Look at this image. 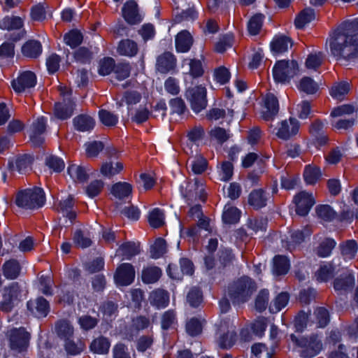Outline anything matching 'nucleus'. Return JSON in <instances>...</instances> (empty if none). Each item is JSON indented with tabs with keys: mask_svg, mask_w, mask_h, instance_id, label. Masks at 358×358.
Masks as SVG:
<instances>
[{
	"mask_svg": "<svg viewBox=\"0 0 358 358\" xmlns=\"http://www.w3.org/2000/svg\"><path fill=\"white\" fill-rule=\"evenodd\" d=\"M22 26V20L20 17H6L0 22L2 29H18Z\"/></svg>",
	"mask_w": 358,
	"mask_h": 358,
	"instance_id": "nucleus-54",
	"label": "nucleus"
},
{
	"mask_svg": "<svg viewBox=\"0 0 358 358\" xmlns=\"http://www.w3.org/2000/svg\"><path fill=\"white\" fill-rule=\"evenodd\" d=\"M140 252L139 246L134 242H127L122 244L116 251L115 255L123 256L127 259H131Z\"/></svg>",
	"mask_w": 358,
	"mask_h": 358,
	"instance_id": "nucleus-34",
	"label": "nucleus"
},
{
	"mask_svg": "<svg viewBox=\"0 0 358 358\" xmlns=\"http://www.w3.org/2000/svg\"><path fill=\"white\" fill-rule=\"evenodd\" d=\"M27 306L28 310L36 317H46L50 310L48 301L43 297L28 301Z\"/></svg>",
	"mask_w": 358,
	"mask_h": 358,
	"instance_id": "nucleus-19",
	"label": "nucleus"
},
{
	"mask_svg": "<svg viewBox=\"0 0 358 358\" xmlns=\"http://www.w3.org/2000/svg\"><path fill=\"white\" fill-rule=\"evenodd\" d=\"M8 336L11 350L21 352L27 348L30 334L24 328L11 329L9 331Z\"/></svg>",
	"mask_w": 358,
	"mask_h": 358,
	"instance_id": "nucleus-9",
	"label": "nucleus"
},
{
	"mask_svg": "<svg viewBox=\"0 0 358 358\" xmlns=\"http://www.w3.org/2000/svg\"><path fill=\"white\" fill-rule=\"evenodd\" d=\"M115 60L111 57H106L100 61L99 73L102 76H107L115 69Z\"/></svg>",
	"mask_w": 358,
	"mask_h": 358,
	"instance_id": "nucleus-63",
	"label": "nucleus"
},
{
	"mask_svg": "<svg viewBox=\"0 0 358 358\" xmlns=\"http://www.w3.org/2000/svg\"><path fill=\"white\" fill-rule=\"evenodd\" d=\"M123 169V164L121 162H106L101 167V173L107 178H111L119 173Z\"/></svg>",
	"mask_w": 358,
	"mask_h": 358,
	"instance_id": "nucleus-44",
	"label": "nucleus"
},
{
	"mask_svg": "<svg viewBox=\"0 0 358 358\" xmlns=\"http://www.w3.org/2000/svg\"><path fill=\"white\" fill-rule=\"evenodd\" d=\"M289 268V261L285 256L278 255L273 259V272L276 275H284Z\"/></svg>",
	"mask_w": 358,
	"mask_h": 358,
	"instance_id": "nucleus-45",
	"label": "nucleus"
},
{
	"mask_svg": "<svg viewBox=\"0 0 358 358\" xmlns=\"http://www.w3.org/2000/svg\"><path fill=\"white\" fill-rule=\"evenodd\" d=\"M33 158L30 155L19 156L15 160V166L20 173H26L31 169Z\"/></svg>",
	"mask_w": 358,
	"mask_h": 358,
	"instance_id": "nucleus-50",
	"label": "nucleus"
},
{
	"mask_svg": "<svg viewBox=\"0 0 358 358\" xmlns=\"http://www.w3.org/2000/svg\"><path fill=\"white\" fill-rule=\"evenodd\" d=\"M299 90L308 94H315L319 89L316 83L311 78L304 77L299 83Z\"/></svg>",
	"mask_w": 358,
	"mask_h": 358,
	"instance_id": "nucleus-55",
	"label": "nucleus"
},
{
	"mask_svg": "<svg viewBox=\"0 0 358 358\" xmlns=\"http://www.w3.org/2000/svg\"><path fill=\"white\" fill-rule=\"evenodd\" d=\"M240 218V211L236 207L227 205L224 206L222 220L225 223L234 224Z\"/></svg>",
	"mask_w": 358,
	"mask_h": 358,
	"instance_id": "nucleus-48",
	"label": "nucleus"
},
{
	"mask_svg": "<svg viewBox=\"0 0 358 358\" xmlns=\"http://www.w3.org/2000/svg\"><path fill=\"white\" fill-rule=\"evenodd\" d=\"M329 48L338 62L358 58V20L342 23L331 36Z\"/></svg>",
	"mask_w": 358,
	"mask_h": 358,
	"instance_id": "nucleus-1",
	"label": "nucleus"
},
{
	"mask_svg": "<svg viewBox=\"0 0 358 358\" xmlns=\"http://www.w3.org/2000/svg\"><path fill=\"white\" fill-rule=\"evenodd\" d=\"M257 288L255 280L250 277L243 276L229 285L228 293L233 303L241 304L248 301Z\"/></svg>",
	"mask_w": 358,
	"mask_h": 358,
	"instance_id": "nucleus-2",
	"label": "nucleus"
},
{
	"mask_svg": "<svg viewBox=\"0 0 358 358\" xmlns=\"http://www.w3.org/2000/svg\"><path fill=\"white\" fill-rule=\"evenodd\" d=\"M341 254L345 259H353L357 252V244L354 240H349L340 245Z\"/></svg>",
	"mask_w": 358,
	"mask_h": 358,
	"instance_id": "nucleus-47",
	"label": "nucleus"
},
{
	"mask_svg": "<svg viewBox=\"0 0 358 358\" xmlns=\"http://www.w3.org/2000/svg\"><path fill=\"white\" fill-rule=\"evenodd\" d=\"M82 34L78 30H72L64 36L65 43L71 48L78 46L83 41Z\"/></svg>",
	"mask_w": 358,
	"mask_h": 358,
	"instance_id": "nucleus-51",
	"label": "nucleus"
},
{
	"mask_svg": "<svg viewBox=\"0 0 358 358\" xmlns=\"http://www.w3.org/2000/svg\"><path fill=\"white\" fill-rule=\"evenodd\" d=\"M309 131L320 145L325 144L327 137L324 134V124L320 120H315L310 126Z\"/></svg>",
	"mask_w": 358,
	"mask_h": 358,
	"instance_id": "nucleus-29",
	"label": "nucleus"
},
{
	"mask_svg": "<svg viewBox=\"0 0 358 358\" xmlns=\"http://www.w3.org/2000/svg\"><path fill=\"white\" fill-rule=\"evenodd\" d=\"M349 90V83H340L331 87L330 94L334 99H336L338 100H343L345 95L348 93Z\"/></svg>",
	"mask_w": 358,
	"mask_h": 358,
	"instance_id": "nucleus-57",
	"label": "nucleus"
},
{
	"mask_svg": "<svg viewBox=\"0 0 358 358\" xmlns=\"http://www.w3.org/2000/svg\"><path fill=\"white\" fill-rule=\"evenodd\" d=\"M299 121L295 118L290 117L289 120L281 121L278 127L274 129L276 130L275 135L278 138L288 140L299 132Z\"/></svg>",
	"mask_w": 358,
	"mask_h": 358,
	"instance_id": "nucleus-10",
	"label": "nucleus"
},
{
	"mask_svg": "<svg viewBox=\"0 0 358 358\" xmlns=\"http://www.w3.org/2000/svg\"><path fill=\"white\" fill-rule=\"evenodd\" d=\"M324 58V55L322 52L310 54L306 61V68L316 70L322 65Z\"/></svg>",
	"mask_w": 358,
	"mask_h": 358,
	"instance_id": "nucleus-53",
	"label": "nucleus"
},
{
	"mask_svg": "<svg viewBox=\"0 0 358 358\" xmlns=\"http://www.w3.org/2000/svg\"><path fill=\"white\" fill-rule=\"evenodd\" d=\"M279 103L277 97L271 94H267L264 99V106L262 110V117L266 121L272 120L278 114Z\"/></svg>",
	"mask_w": 358,
	"mask_h": 358,
	"instance_id": "nucleus-14",
	"label": "nucleus"
},
{
	"mask_svg": "<svg viewBox=\"0 0 358 358\" xmlns=\"http://www.w3.org/2000/svg\"><path fill=\"white\" fill-rule=\"evenodd\" d=\"M166 252V243L162 238L156 239L150 249L152 258L157 259L162 257Z\"/></svg>",
	"mask_w": 358,
	"mask_h": 358,
	"instance_id": "nucleus-56",
	"label": "nucleus"
},
{
	"mask_svg": "<svg viewBox=\"0 0 358 358\" xmlns=\"http://www.w3.org/2000/svg\"><path fill=\"white\" fill-rule=\"evenodd\" d=\"M113 358H131L127 346L122 343H118L113 348Z\"/></svg>",
	"mask_w": 358,
	"mask_h": 358,
	"instance_id": "nucleus-64",
	"label": "nucleus"
},
{
	"mask_svg": "<svg viewBox=\"0 0 358 358\" xmlns=\"http://www.w3.org/2000/svg\"><path fill=\"white\" fill-rule=\"evenodd\" d=\"M21 288L18 282H13L3 289L2 300L0 302V310L4 313H10L19 301Z\"/></svg>",
	"mask_w": 358,
	"mask_h": 358,
	"instance_id": "nucleus-7",
	"label": "nucleus"
},
{
	"mask_svg": "<svg viewBox=\"0 0 358 358\" xmlns=\"http://www.w3.org/2000/svg\"><path fill=\"white\" fill-rule=\"evenodd\" d=\"M193 43V38L187 31H182L176 37V48L178 52H187Z\"/></svg>",
	"mask_w": 358,
	"mask_h": 358,
	"instance_id": "nucleus-26",
	"label": "nucleus"
},
{
	"mask_svg": "<svg viewBox=\"0 0 358 358\" xmlns=\"http://www.w3.org/2000/svg\"><path fill=\"white\" fill-rule=\"evenodd\" d=\"M162 274V271L157 266H149L142 271V280L146 284L157 282Z\"/></svg>",
	"mask_w": 358,
	"mask_h": 358,
	"instance_id": "nucleus-37",
	"label": "nucleus"
},
{
	"mask_svg": "<svg viewBox=\"0 0 358 358\" xmlns=\"http://www.w3.org/2000/svg\"><path fill=\"white\" fill-rule=\"evenodd\" d=\"M67 172L70 177L76 182H84L88 179L87 171L82 166L71 164L69 166Z\"/></svg>",
	"mask_w": 358,
	"mask_h": 358,
	"instance_id": "nucleus-36",
	"label": "nucleus"
},
{
	"mask_svg": "<svg viewBox=\"0 0 358 358\" xmlns=\"http://www.w3.org/2000/svg\"><path fill=\"white\" fill-rule=\"evenodd\" d=\"M150 304L158 309L166 307L169 303V293L162 289L153 290L149 296Z\"/></svg>",
	"mask_w": 358,
	"mask_h": 358,
	"instance_id": "nucleus-23",
	"label": "nucleus"
},
{
	"mask_svg": "<svg viewBox=\"0 0 358 358\" xmlns=\"http://www.w3.org/2000/svg\"><path fill=\"white\" fill-rule=\"evenodd\" d=\"M336 242L334 239L331 238H326L324 240L317 249V254L322 257H325L329 256L332 250L336 246Z\"/></svg>",
	"mask_w": 358,
	"mask_h": 358,
	"instance_id": "nucleus-59",
	"label": "nucleus"
},
{
	"mask_svg": "<svg viewBox=\"0 0 358 358\" xmlns=\"http://www.w3.org/2000/svg\"><path fill=\"white\" fill-rule=\"evenodd\" d=\"M148 222L153 228L161 227L164 224V212L159 208H154L149 213Z\"/></svg>",
	"mask_w": 358,
	"mask_h": 358,
	"instance_id": "nucleus-49",
	"label": "nucleus"
},
{
	"mask_svg": "<svg viewBox=\"0 0 358 358\" xmlns=\"http://www.w3.org/2000/svg\"><path fill=\"white\" fill-rule=\"evenodd\" d=\"M110 347V340L103 336L94 338L90 345L92 352L99 355H106L109 352Z\"/></svg>",
	"mask_w": 358,
	"mask_h": 358,
	"instance_id": "nucleus-28",
	"label": "nucleus"
},
{
	"mask_svg": "<svg viewBox=\"0 0 358 358\" xmlns=\"http://www.w3.org/2000/svg\"><path fill=\"white\" fill-rule=\"evenodd\" d=\"M45 201L43 189L35 187L20 191L16 196L17 206L26 209H35L43 206Z\"/></svg>",
	"mask_w": 358,
	"mask_h": 358,
	"instance_id": "nucleus-3",
	"label": "nucleus"
},
{
	"mask_svg": "<svg viewBox=\"0 0 358 358\" xmlns=\"http://www.w3.org/2000/svg\"><path fill=\"white\" fill-rule=\"evenodd\" d=\"M185 95L194 113H199L206 108L207 90L202 85L187 88Z\"/></svg>",
	"mask_w": 358,
	"mask_h": 358,
	"instance_id": "nucleus-6",
	"label": "nucleus"
},
{
	"mask_svg": "<svg viewBox=\"0 0 358 358\" xmlns=\"http://www.w3.org/2000/svg\"><path fill=\"white\" fill-rule=\"evenodd\" d=\"M217 343L220 348H231L236 341V333L232 325L227 322H222L217 331Z\"/></svg>",
	"mask_w": 358,
	"mask_h": 358,
	"instance_id": "nucleus-11",
	"label": "nucleus"
},
{
	"mask_svg": "<svg viewBox=\"0 0 358 358\" xmlns=\"http://www.w3.org/2000/svg\"><path fill=\"white\" fill-rule=\"evenodd\" d=\"M135 278L134 266L129 263L120 264L116 269L114 275L115 282L118 285L127 286L133 282Z\"/></svg>",
	"mask_w": 358,
	"mask_h": 358,
	"instance_id": "nucleus-12",
	"label": "nucleus"
},
{
	"mask_svg": "<svg viewBox=\"0 0 358 358\" xmlns=\"http://www.w3.org/2000/svg\"><path fill=\"white\" fill-rule=\"evenodd\" d=\"M76 129L80 131H90L95 126V120L87 115H80L73 119Z\"/></svg>",
	"mask_w": 358,
	"mask_h": 358,
	"instance_id": "nucleus-31",
	"label": "nucleus"
},
{
	"mask_svg": "<svg viewBox=\"0 0 358 358\" xmlns=\"http://www.w3.org/2000/svg\"><path fill=\"white\" fill-rule=\"evenodd\" d=\"M355 285V278L350 273H344L334 280V287L336 291L345 293L351 291Z\"/></svg>",
	"mask_w": 358,
	"mask_h": 358,
	"instance_id": "nucleus-21",
	"label": "nucleus"
},
{
	"mask_svg": "<svg viewBox=\"0 0 358 358\" xmlns=\"http://www.w3.org/2000/svg\"><path fill=\"white\" fill-rule=\"evenodd\" d=\"M317 217L323 221L331 222L335 219L336 213L329 205H319L315 208Z\"/></svg>",
	"mask_w": 358,
	"mask_h": 358,
	"instance_id": "nucleus-40",
	"label": "nucleus"
},
{
	"mask_svg": "<svg viewBox=\"0 0 358 358\" xmlns=\"http://www.w3.org/2000/svg\"><path fill=\"white\" fill-rule=\"evenodd\" d=\"M22 53L29 58H37L42 53V45L36 40H29L22 47Z\"/></svg>",
	"mask_w": 358,
	"mask_h": 358,
	"instance_id": "nucleus-27",
	"label": "nucleus"
},
{
	"mask_svg": "<svg viewBox=\"0 0 358 358\" xmlns=\"http://www.w3.org/2000/svg\"><path fill=\"white\" fill-rule=\"evenodd\" d=\"M185 196L189 201V204L197 200L205 201L206 194L203 184L197 180L194 182H189L186 187Z\"/></svg>",
	"mask_w": 358,
	"mask_h": 358,
	"instance_id": "nucleus-17",
	"label": "nucleus"
},
{
	"mask_svg": "<svg viewBox=\"0 0 358 358\" xmlns=\"http://www.w3.org/2000/svg\"><path fill=\"white\" fill-rule=\"evenodd\" d=\"M132 192V186L126 182H119L113 185L112 194L120 199L129 196Z\"/></svg>",
	"mask_w": 358,
	"mask_h": 358,
	"instance_id": "nucleus-35",
	"label": "nucleus"
},
{
	"mask_svg": "<svg viewBox=\"0 0 358 358\" xmlns=\"http://www.w3.org/2000/svg\"><path fill=\"white\" fill-rule=\"evenodd\" d=\"M269 300V292L267 289H262L258 293L255 302V309L259 312L266 310Z\"/></svg>",
	"mask_w": 358,
	"mask_h": 358,
	"instance_id": "nucleus-58",
	"label": "nucleus"
},
{
	"mask_svg": "<svg viewBox=\"0 0 358 358\" xmlns=\"http://www.w3.org/2000/svg\"><path fill=\"white\" fill-rule=\"evenodd\" d=\"M292 45L291 39L285 36H276L271 42V50L273 52L281 54L287 51Z\"/></svg>",
	"mask_w": 358,
	"mask_h": 358,
	"instance_id": "nucleus-33",
	"label": "nucleus"
},
{
	"mask_svg": "<svg viewBox=\"0 0 358 358\" xmlns=\"http://www.w3.org/2000/svg\"><path fill=\"white\" fill-rule=\"evenodd\" d=\"M176 64V59L174 55L170 52H165L157 57L156 69L159 72L166 73L173 70Z\"/></svg>",
	"mask_w": 358,
	"mask_h": 358,
	"instance_id": "nucleus-20",
	"label": "nucleus"
},
{
	"mask_svg": "<svg viewBox=\"0 0 358 358\" xmlns=\"http://www.w3.org/2000/svg\"><path fill=\"white\" fill-rule=\"evenodd\" d=\"M290 339L296 346L301 348L299 352L303 358H313L321 351L322 343L316 335L297 338L291 334Z\"/></svg>",
	"mask_w": 358,
	"mask_h": 358,
	"instance_id": "nucleus-4",
	"label": "nucleus"
},
{
	"mask_svg": "<svg viewBox=\"0 0 358 358\" xmlns=\"http://www.w3.org/2000/svg\"><path fill=\"white\" fill-rule=\"evenodd\" d=\"M59 92L63 101L55 103V115L59 119L66 120L71 117L74 109V103L71 99V90L65 86H60Z\"/></svg>",
	"mask_w": 358,
	"mask_h": 358,
	"instance_id": "nucleus-8",
	"label": "nucleus"
},
{
	"mask_svg": "<svg viewBox=\"0 0 358 358\" xmlns=\"http://www.w3.org/2000/svg\"><path fill=\"white\" fill-rule=\"evenodd\" d=\"M73 198L71 196H69L66 199L59 201L57 210L72 221L76 217L75 211L73 210Z\"/></svg>",
	"mask_w": 358,
	"mask_h": 358,
	"instance_id": "nucleus-32",
	"label": "nucleus"
},
{
	"mask_svg": "<svg viewBox=\"0 0 358 358\" xmlns=\"http://www.w3.org/2000/svg\"><path fill=\"white\" fill-rule=\"evenodd\" d=\"M64 348L66 352L71 355H77L85 349L83 341L78 340L76 342L71 338L64 341Z\"/></svg>",
	"mask_w": 358,
	"mask_h": 358,
	"instance_id": "nucleus-43",
	"label": "nucleus"
},
{
	"mask_svg": "<svg viewBox=\"0 0 358 358\" xmlns=\"http://www.w3.org/2000/svg\"><path fill=\"white\" fill-rule=\"evenodd\" d=\"M180 269L176 264H170L168 266V273L173 279H181L184 274L192 275L194 272V266L192 262L187 258L180 259Z\"/></svg>",
	"mask_w": 358,
	"mask_h": 358,
	"instance_id": "nucleus-15",
	"label": "nucleus"
},
{
	"mask_svg": "<svg viewBox=\"0 0 358 358\" xmlns=\"http://www.w3.org/2000/svg\"><path fill=\"white\" fill-rule=\"evenodd\" d=\"M290 238L292 240V243H289L288 241L282 239V247L292 252L296 246L304 241V234L301 231L297 230L290 234Z\"/></svg>",
	"mask_w": 358,
	"mask_h": 358,
	"instance_id": "nucleus-41",
	"label": "nucleus"
},
{
	"mask_svg": "<svg viewBox=\"0 0 358 358\" xmlns=\"http://www.w3.org/2000/svg\"><path fill=\"white\" fill-rule=\"evenodd\" d=\"M2 271L5 278L14 280L20 275L21 266L17 260L11 259L3 264Z\"/></svg>",
	"mask_w": 358,
	"mask_h": 358,
	"instance_id": "nucleus-25",
	"label": "nucleus"
},
{
	"mask_svg": "<svg viewBox=\"0 0 358 358\" xmlns=\"http://www.w3.org/2000/svg\"><path fill=\"white\" fill-rule=\"evenodd\" d=\"M318 327H324L329 322V311L324 307H318L314 312Z\"/></svg>",
	"mask_w": 358,
	"mask_h": 358,
	"instance_id": "nucleus-61",
	"label": "nucleus"
},
{
	"mask_svg": "<svg viewBox=\"0 0 358 358\" xmlns=\"http://www.w3.org/2000/svg\"><path fill=\"white\" fill-rule=\"evenodd\" d=\"M268 199V194L262 189L252 190L248 196V203L253 208L258 210L264 206L267 203Z\"/></svg>",
	"mask_w": 358,
	"mask_h": 358,
	"instance_id": "nucleus-22",
	"label": "nucleus"
},
{
	"mask_svg": "<svg viewBox=\"0 0 358 358\" xmlns=\"http://www.w3.org/2000/svg\"><path fill=\"white\" fill-rule=\"evenodd\" d=\"M203 296L201 290L199 288L193 287L188 292L187 300L192 307H198L202 302Z\"/></svg>",
	"mask_w": 358,
	"mask_h": 358,
	"instance_id": "nucleus-62",
	"label": "nucleus"
},
{
	"mask_svg": "<svg viewBox=\"0 0 358 358\" xmlns=\"http://www.w3.org/2000/svg\"><path fill=\"white\" fill-rule=\"evenodd\" d=\"M289 299V294L287 292H281L279 294L274 301L270 304L269 310L272 313H275L285 308Z\"/></svg>",
	"mask_w": 358,
	"mask_h": 358,
	"instance_id": "nucleus-46",
	"label": "nucleus"
},
{
	"mask_svg": "<svg viewBox=\"0 0 358 358\" xmlns=\"http://www.w3.org/2000/svg\"><path fill=\"white\" fill-rule=\"evenodd\" d=\"M299 71V66L294 60H280L273 68V78L278 83L289 82Z\"/></svg>",
	"mask_w": 358,
	"mask_h": 358,
	"instance_id": "nucleus-5",
	"label": "nucleus"
},
{
	"mask_svg": "<svg viewBox=\"0 0 358 358\" xmlns=\"http://www.w3.org/2000/svg\"><path fill=\"white\" fill-rule=\"evenodd\" d=\"M321 171L319 167L315 165H308L305 167L303 178L308 185L315 184L321 177Z\"/></svg>",
	"mask_w": 358,
	"mask_h": 358,
	"instance_id": "nucleus-38",
	"label": "nucleus"
},
{
	"mask_svg": "<svg viewBox=\"0 0 358 358\" xmlns=\"http://www.w3.org/2000/svg\"><path fill=\"white\" fill-rule=\"evenodd\" d=\"M36 83L35 74L31 71H24L11 82V86L15 92L22 93L27 89L34 87Z\"/></svg>",
	"mask_w": 358,
	"mask_h": 358,
	"instance_id": "nucleus-13",
	"label": "nucleus"
},
{
	"mask_svg": "<svg viewBox=\"0 0 358 358\" xmlns=\"http://www.w3.org/2000/svg\"><path fill=\"white\" fill-rule=\"evenodd\" d=\"M73 57L76 62L87 64L92 59L93 52L88 48L80 47L74 52Z\"/></svg>",
	"mask_w": 358,
	"mask_h": 358,
	"instance_id": "nucleus-52",
	"label": "nucleus"
},
{
	"mask_svg": "<svg viewBox=\"0 0 358 358\" xmlns=\"http://www.w3.org/2000/svg\"><path fill=\"white\" fill-rule=\"evenodd\" d=\"M264 20V15L257 14L251 17L248 24V29L250 34L257 35L259 34Z\"/></svg>",
	"mask_w": 358,
	"mask_h": 358,
	"instance_id": "nucleus-60",
	"label": "nucleus"
},
{
	"mask_svg": "<svg viewBox=\"0 0 358 358\" xmlns=\"http://www.w3.org/2000/svg\"><path fill=\"white\" fill-rule=\"evenodd\" d=\"M138 48L137 43L130 39L122 40L117 46V52L122 56L134 57L138 52Z\"/></svg>",
	"mask_w": 358,
	"mask_h": 358,
	"instance_id": "nucleus-30",
	"label": "nucleus"
},
{
	"mask_svg": "<svg viewBox=\"0 0 358 358\" xmlns=\"http://www.w3.org/2000/svg\"><path fill=\"white\" fill-rule=\"evenodd\" d=\"M124 20L129 24H136L142 21V16L138 10L137 3L132 0L127 1L122 8Z\"/></svg>",
	"mask_w": 358,
	"mask_h": 358,
	"instance_id": "nucleus-18",
	"label": "nucleus"
},
{
	"mask_svg": "<svg viewBox=\"0 0 358 358\" xmlns=\"http://www.w3.org/2000/svg\"><path fill=\"white\" fill-rule=\"evenodd\" d=\"M315 13L313 9L306 8L303 10L296 17L294 23L298 29L303 28L306 24L315 19Z\"/></svg>",
	"mask_w": 358,
	"mask_h": 358,
	"instance_id": "nucleus-39",
	"label": "nucleus"
},
{
	"mask_svg": "<svg viewBox=\"0 0 358 358\" xmlns=\"http://www.w3.org/2000/svg\"><path fill=\"white\" fill-rule=\"evenodd\" d=\"M74 244L79 248H86L92 245V241L90 236L81 229H77L73 236Z\"/></svg>",
	"mask_w": 358,
	"mask_h": 358,
	"instance_id": "nucleus-42",
	"label": "nucleus"
},
{
	"mask_svg": "<svg viewBox=\"0 0 358 358\" xmlns=\"http://www.w3.org/2000/svg\"><path fill=\"white\" fill-rule=\"evenodd\" d=\"M55 332L60 339L65 341L73 337L74 329L69 321L59 320L55 324Z\"/></svg>",
	"mask_w": 358,
	"mask_h": 358,
	"instance_id": "nucleus-24",
	"label": "nucleus"
},
{
	"mask_svg": "<svg viewBox=\"0 0 358 358\" xmlns=\"http://www.w3.org/2000/svg\"><path fill=\"white\" fill-rule=\"evenodd\" d=\"M294 201L296 204V212L301 216L306 215L315 203L312 194L304 191L296 195Z\"/></svg>",
	"mask_w": 358,
	"mask_h": 358,
	"instance_id": "nucleus-16",
	"label": "nucleus"
}]
</instances>
